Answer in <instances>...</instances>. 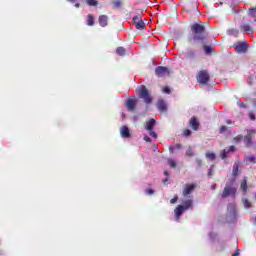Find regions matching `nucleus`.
<instances>
[{"mask_svg":"<svg viewBox=\"0 0 256 256\" xmlns=\"http://www.w3.org/2000/svg\"><path fill=\"white\" fill-rule=\"evenodd\" d=\"M217 158V156L215 155V153L213 152H206V159H208L209 161H215V159Z\"/></svg>","mask_w":256,"mask_h":256,"instance_id":"aec40b11","label":"nucleus"},{"mask_svg":"<svg viewBox=\"0 0 256 256\" xmlns=\"http://www.w3.org/2000/svg\"><path fill=\"white\" fill-rule=\"evenodd\" d=\"M144 141H146V143H151V138H149L147 135H145Z\"/></svg>","mask_w":256,"mask_h":256,"instance_id":"58836bf2","label":"nucleus"},{"mask_svg":"<svg viewBox=\"0 0 256 256\" xmlns=\"http://www.w3.org/2000/svg\"><path fill=\"white\" fill-rule=\"evenodd\" d=\"M168 165H169V167H171L172 169H175V167H177V162H175V160L169 158V159H168Z\"/></svg>","mask_w":256,"mask_h":256,"instance_id":"5701e85b","label":"nucleus"},{"mask_svg":"<svg viewBox=\"0 0 256 256\" xmlns=\"http://www.w3.org/2000/svg\"><path fill=\"white\" fill-rule=\"evenodd\" d=\"M204 51L206 55H210L211 51H213V48H211L210 46H204Z\"/></svg>","mask_w":256,"mask_h":256,"instance_id":"c756f323","label":"nucleus"},{"mask_svg":"<svg viewBox=\"0 0 256 256\" xmlns=\"http://www.w3.org/2000/svg\"><path fill=\"white\" fill-rule=\"evenodd\" d=\"M167 181H168V179L166 178L163 180V183L165 184V183H167Z\"/></svg>","mask_w":256,"mask_h":256,"instance_id":"5fc2aeb1","label":"nucleus"},{"mask_svg":"<svg viewBox=\"0 0 256 256\" xmlns=\"http://www.w3.org/2000/svg\"><path fill=\"white\" fill-rule=\"evenodd\" d=\"M243 205L245 207V209H250L251 207V202H249V200L247 199H242Z\"/></svg>","mask_w":256,"mask_h":256,"instance_id":"a878e982","label":"nucleus"},{"mask_svg":"<svg viewBox=\"0 0 256 256\" xmlns=\"http://www.w3.org/2000/svg\"><path fill=\"white\" fill-rule=\"evenodd\" d=\"M193 52H188V54L185 55L186 59H191V57H193Z\"/></svg>","mask_w":256,"mask_h":256,"instance_id":"f704fd0d","label":"nucleus"},{"mask_svg":"<svg viewBox=\"0 0 256 256\" xmlns=\"http://www.w3.org/2000/svg\"><path fill=\"white\" fill-rule=\"evenodd\" d=\"M249 118L251 119V121H255V114H253V112H250Z\"/></svg>","mask_w":256,"mask_h":256,"instance_id":"4c0bfd02","label":"nucleus"},{"mask_svg":"<svg viewBox=\"0 0 256 256\" xmlns=\"http://www.w3.org/2000/svg\"><path fill=\"white\" fill-rule=\"evenodd\" d=\"M164 175H169V172L165 171V172H164Z\"/></svg>","mask_w":256,"mask_h":256,"instance_id":"6e6d98bb","label":"nucleus"},{"mask_svg":"<svg viewBox=\"0 0 256 256\" xmlns=\"http://www.w3.org/2000/svg\"><path fill=\"white\" fill-rule=\"evenodd\" d=\"M179 198L177 197V196H175L174 198H172L171 200H170V203H172V205L173 204H175V203H177V200H178Z\"/></svg>","mask_w":256,"mask_h":256,"instance_id":"e433bc0d","label":"nucleus"},{"mask_svg":"<svg viewBox=\"0 0 256 256\" xmlns=\"http://www.w3.org/2000/svg\"><path fill=\"white\" fill-rule=\"evenodd\" d=\"M193 155H195V152H193V149L191 147H189L186 151V156L193 157Z\"/></svg>","mask_w":256,"mask_h":256,"instance_id":"bb28decb","label":"nucleus"},{"mask_svg":"<svg viewBox=\"0 0 256 256\" xmlns=\"http://www.w3.org/2000/svg\"><path fill=\"white\" fill-rule=\"evenodd\" d=\"M116 53H117V55H119L120 57H123L124 55L127 54V50H125V48H123V47H118V48L116 49Z\"/></svg>","mask_w":256,"mask_h":256,"instance_id":"6ab92c4d","label":"nucleus"},{"mask_svg":"<svg viewBox=\"0 0 256 256\" xmlns=\"http://www.w3.org/2000/svg\"><path fill=\"white\" fill-rule=\"evenodd\" d=\"M232 256H239V253L236 252V253H234Z\"/></svg>","mask_w":256,"mask_h":256,"instance_id":"09e8293b","label":"nucleus"},{"mask_svg":"<svg viewBox=\"0 0 256 256\" xmlns=\"http://www.w3.org/2000/svg\"><path fill=\"white\" fill-rule=\"evenodd\" d=\"M240 188L242 191H247V180H244L241 185Z\"/></svg>","mask_w":256,"mask_h":256,"instance_id":"cd10ccee","label":"nucleus"},{"mask_svg":"<svg viewBox=\"0 0 256 256\" xmlns=\"http://www.w3.org/2000/svg\"><path fill=\"white\" fill-rule=\"evenodd\" d=\"M239 173V164L238 163H235L234 166H233V170H232V175L234 177H237V174Z\"/></svg>","mask_w":256,"mask_h":256,"instance_id":"4be33fe9","label":"nucleus"},{"mask_svg":"<svg viewBox=\"0 0 256 256\" xmlns=\"http://www.w3.org/2000/svg\"><path fill=\"white\" fill-rule=\"evenodd\" d=\"M125 105H126V107L129 109V99H127V100L125 101Z\"/></svg>","mask_w":256,"mask_h":256,"instance_id":"37998d69","label":"nucleus"},{"mask_svg":"<svg viewBox=\"0 0 256 256\" xmlns=\"http://www.w3.org/2000/svg\"><path fill=\"white\" fill-rule=\"evenodd\" d=\"M198 165H201V160H196Z\"/></svg>","mask_w":256,"mask_h":256,"instance_id":"864d4df0","label":"nucleus"},{"mask_svg":"<svg viewBox=\"0 0 256 256\" xmlns=\"http://www.w3.org/2000/svg\"><path fill=\"white\" fill-rule=\"evenodd\" d=\"M250 159H251V161H255V157H253V156L250 157Z\"/></svg>","mask_w":256,"mask_h":256,"instance_id":"603ef678","label":"nucleus"},{"mask_svg":"<svg viewBox=\"0 0 256 256\" xmlns=\"http://www.w3.org/2000/svg\"><path fill=\"white\" fill-rule=\"evenodd\" d=\"M235 193H237V189L235 187H231V186L227 185L224 188L222 197H229V195H235Z\"/></svg>","mask_w":256,"mask_h":256,"instance_id":"6e6552de","label":"nucleus"},{"mask_svg":"<svg viewBox=\"0 0 256 256\" xmlns=\"http://www.w3.org/2000/svg\"><path fill=\"white\" fill-rule=\"evenodd\" d=\"M132 5H139L143 0H130Z\"/></svg>","mask_w":256,"mask_h":256,"instance_id":"72a5a7b5","label":"nucleus"},{"mask_svg":"<svg viewBox=\"0 0 256 256\" xmlns=\"http://www.w3.org/2000/svg\"><path fill=\"white\" fill-rule=\"evenodd\" d=\"M75 7L79 8V7H80V4H79V3H76V4H75Z\"/></svg>","mask_w":256,"mask_h":256,"instance_id":"49530a36","label":"nucleus"},{"mask_svg":"<svg viewBox=\"0 0 256 256\" xmlns=\"http://www.w3.org/2000/svg\"><path fill=\"white\" fill-rule=\"evenodd\" d=\"M228 215H230V217H235V215H236L235 205L230 204L228 206Z\"/></svg>","mask_w":256,"mask_h":256,"instance_id":"a211bd4d","label":"nucleus"},{"mask_svg":"<svg viewBox=\"0 0 256 256\" xmlns=\"http://www.w3.org/2000/svg\"><path fill=\"white\" fill-rule=\"evenodd\" d=\"M235 49L238 53H245L247 51V44L240 42L235 45Z\"/></svg>","mask_w":256,"mask_h":256,"instance_id":"9b49d317","label":"nucleus"},{"mask_svg":"<svg viewBox=\"0 0 256 256\" xmlns=\"http://www.w3.org/2000/svg\"><path fill=\"white\" fill-rule=\"evenodd\" d=\"M120 135H121V137L128 138V137H129V127H127L126 125L123 126V127L120 129Z\"/></svg>","mask_w":256,"mask_h":256,"instance_id":"4468645a","label":"nucleus"},{"mask_svg":"<svg viewBox=\"0 0 256 256\" xmlns=\"http://www.w3.org/2000/svg\"><path fill=\"white\" fill-rule=\"evenodd\" d=\"M67 1H69L70 3H75V0H67Z\"/></svg>","mask_w":256,"mask_h":256,"instance_id":"8fccbe9b","label":"nucleus"},{"mask_svg":"<svg viewBox=\"0 0 256 256\" xmlns=\"http://www.w3.org/2000/svg\"><path fill=\"white\" fill-rule=\"evenodd\" d=\"M213 175V166H211V169L208 172V177H211Z\"/></svg>","mask_w":256,"mask_h":256,"instance_id":"a19ab883","label":"nucleus"},{"mask_svg":"<svg viewBox=\"0 0 256 256\" xmlns=\"http://www.w3.org/2000/svg\"><path fill=\"white\" fill-rule=\"evenodd\" d=\"M225 131H227V127L226 126H222L220 128V133H225Z\"/></svg>","mask_w":256,"mask_h":256,"instance_id":"ea45409f","label":"nucleus"},{"mask_svg":"<svg viewBox=\"0 0 256 256\" xmlns=\"http://www.w3.org/2000/svg\"><path fill=\"white\" fill-rule=\"evenodd\" d=\"M170 151H173V147H170Z\"/></svg>","mask_w":256,"mask_h":256,"instance_id":"13d9d810","label":"nucleus"},{"mask_svg":"<svg viewBox=\"0 0 256 256\" xmlns=\"http://www.w3.org/2000/svg\"><path fill=\"white\" fill-rule=\"evenodd\" d=\"M98 23L100 27H107L109 23V17L107 15H100L98 18Z\"/></svg>","mask_w":256,"mask_h":256,"instance_id":"9d476101","label":"nucleus"},{"mask_svg":"<svg viewBox=\"0 0 256 256\" xmlns=\"http://www.w3.org/2000/svg\"><path fill=\"white\" fill-rule=\"evenodd\" d=\"M242 29H243V31L249 32V31H251V26H249V25H244V26H242Z\"/></svg>","mask_w":256,"mask_h":256,"instance_id":"473e14b6","label":"nucleus"},{"mask_svg":"<svg viewBox=\"0 0 256 256\" xmlns=\"http://www.w3.org/2000/svg\"><path fill=\"white\" fill-rule=\"evenodd\" d=\"M155 73L158 77H167L169 69L167 67L159 66L156 68Z\"/></svg>","mask_w":256,"mask_h":256,"instance_id":"0eeeda50","label":"nucleus"},{"mask_svg":"<svg viewBox=\"0 0 256 256\" xmlns=\"http://www.w3.org/2000/svg\"><path fill=\"white\" fill-rule=\"evenodd\" d=\"M227 124H228V125H231V120H227Z\"/></svg>","mask_w":256,"mask_h":256,"instance_id":"3c124183","label":"nucleus"},{"mask_svg":"<svg viewBox=\"0 0 256 256\" xmlns=\"http://www.w3.org/2000/svg\"><path fill=\"white\" fill-rule=\"evenodd\" d=\"M145 193H146V195H153L155 193V191L151 188H148V189H146Z\"/></svg>","mask_w":256,"mask_h":256,"instance_id":"7c9ffc66","label":"nucleus"},{"mask_svg":"<svg viewBox=\"0 0 256 256\" xmlns=\"http://www.w3.org/2000/svg\"><path fill=\"white\" fill-rule=\"evenodd\" d=\"M233 31H235V30H228V34L233 35Z\"/></svg>","mask_w":256,"mask_h":256,"instance_id":"a18cd8bd","label":"nucleus"},{"mask_svg":"<svg viewBox=\"0 0 256 256\" xmlns=\"http://www.w3.org/2000/svg\"><path fill=\"white\" fill-rule=\"evenodd\" d=\"M233 151H235V146H231L229 149H224L220 154L221 159H227V154L233 153Z\"/></svg>","mask_w":256,"mask_h":256,"instance_id":"f8f14e48","label":"nucleus"},{"mask_svg":"<svg viewBox=\"0 0 256 256\" xmlns=\"http://www.w3.org/2000/svg\"><path fill=\"white\" fill-rule=\"evenodd\" d=\"M182 205H178L177 208L174 210L175 220L179 221L181 219V215L185 213V211H188V209H191L193 205V200L188 199L186 201L182 202Z\"/></svg>","mask_w":256,"mask_h":256,"instance_id":"f257e3e1","label":"nucleus"},{"mask_svg":"<svg viewBox=\"0 0 256 256\" xmlns=\"http://www.w3.org/2000/svg\"><path fill=\"white\" fill-rule=\"evenodd\" d=\"M163 93L169 94V93H171V89L169 87H165V88H163Z\"/></svg>","mask_w":256,"mask_h":256,"instance_id":"c9c22d12","label":"nucleus"},{"mask_svg":"<svg viewBox=\"0 0 256 256\" xmlns=\"http://www.w3.org/2000/svg\"><path fill=\"white\" fill-rule=\"evenodd\" d=\"M255 134V130H249L248 131V135L245 136L244 138V143H246V145H249L251 143V135Z\"/></svg>","mask_w":256,"mask_h":256,"instance_id":"dca6fc26","label":"nucleus"},{"mask_svg":"<svg viewBox=\"0 0 256 256\" xmlns=\"http://www.w3.org/2000/svg\"><path fill=\"white\" fill-rule=\"evenodd\" d=\"M176 147H177V149H179V148H181V145L178 144Z\"/></svg>","mask_w":256,"mask_h":256,"instance_id":"4d7b16f0","label":"nucleus"},{"mask_svg":"<svg viewBox=\"0 0 256 256\" xmlns=\"http://www.w3.org/2000/svg\"><path fill=\"white\" fill-rule=\"evenodd\" d=\"M139 95L145 101V103H151V96L149 95V90H147L145 86L140 87Z\"/></svg>","mask_w":256,"mask_h":256,"instance_id":"39448f33","label":"nucleus"},{"mask_svg":"<svg viewBox=\"0 0 256 256\" xmlns=\"http://www.w3.org/2000/svg\"><path fill=\"white\" fill-rule=\"evenodd\" d=\"M249 15H250V17H254V21L256 22V8H254V9H251L250 11H249Z\"/></svg>","mask_w":256,"mask_h":256,"instance_id":"c85d7f7f","label":"nucleus"},{"mask_svg":"<svg viewBox=\"0 0 256 256\" xmlns=\"http://www.w3.org/2000/svg\"><path fill=\"white\" fill-rule=\"evenodd\" d=\"M154 127H155V119H150L149 121L146 122V125H145L146 131H149L150 137L157 139V133L153 131Z\"/></svg>","mask_w":256,"mask_h":256,"instance_id":"20e7f679","label":"nucleus"},{"mask_svg":"<svg viewBox=\"0 0 256 256\" xmlns=\"http://www.w3.org/2000/svg\"><path fill=\"white\" fill-rule=\"evenodd\" d=\"M183 135L184 137H189V135H191V130L189 129L184 130Z\"/></svg>","mask_w":256,"mask_h":256,"instance_id":"2f4dec72","label":"nucleus"},{"mask_svg":"<svg viewBox=\"0 0 256 256\" xmlns=\"http://www.w3.org/2000/svg\"><path fill=\"white\" fill-rule=\"evenodd\" d=\"M241 139H243V136H237L234 138V141H241Z\"/></svg>","mask_w":256,"mask_h":256,"instance_id":"79ce46f5","label":"nucleus"},{"mask_svg":"<svg viewBox=\"0 0 256 256\" xmlns=\"http://www.w3.org/2000/svg\"><path fill=\"white\" fill-rule=\"evenodd\" d=\"M86 3L90 7H96V5H98L99 2H97V0H86Z\"/></svg>","mask_w":256,"mask_h":256,"instance_id":"b1692460","label":"nucleus"},{"mask_svg":"<svg viewBox=\"0 0 256 256\" xmlns=\"http://www.w3.org/2000/svg\"><path fill=\"white\" fill-rule=\"evenodd\" d=\"M126 115L125 113H122V119H125Z\"/></svg>","mask_w":256,"mask_h":256,"instance_id":"de8ad7c7","label":"nucleus"},{"mask_svg":"<svg viewBox=\"0 0 256 256\" xmlns=\"http://www.w3.org/2000/svg\"><path fill=\"white\" fill-rule=\"evenodd\" d=\"M157 107L159 111H167V104L163 100L158 101Z\"/></svg>","mask_w":256,"mask_h":256,"instance_id":"2eb2a0df","label":"nucleus"},{"mask_svg":"<svg viewBox=\"0 0 256 256\" xmlns=\"http://www.w3.org/2000/svg\"><path fill=\"white\" fill-rule=\"evenodd\" d=\"M121 5H123V2H121V0H112L113 9H119Z\"/></svg>","mask_w":256,"mask_h":256,"instance_id":"412c9836","label":"nucleus"},{"mask_svg":"<svg viewBox=\"0 0 256 256\" xmlns=\"http://www.w3.org/2000/svg\"><path fill=\"white\" fill-rule=\"evenodd\" d=\"M190 126L194 131H197L199 129V121H197V118L193 117L190 119Z\"/></svg>","mask_w":256,"mask_h":256,"instance_id":"ddd939ff","label":"nucleus"},{"mask_svg":"<svg viewBox=\"0 0 256 256\" xmlns=\"http://www.w3.org/2000/svg\"><path fill=\"white\" fill-rule=\"evenodd\" d=\"M239 107H245V104H243L242 102H238Z\"/></svg>","mask_w":256,"mask_h":256,"instance_id":"c03bdc74","label":"nucleus"},{"mask_svg":"<svg viewBox=\"0 0 256 256\" xmlns=\"http://www.w3.org/2000/svg\"><path fill=\"white\" fill-rule=\"evenodd\" d=\"M192 33H194V39L196 41H203L205 39V36L203 35V31H205V26L201 24H193L192 27Z\"/></svg>","mask_w":256,"mask_h":256,"instance_id":"7ed1b4c3","label":"nucleus"},{"mask_svg":"<svg viewBox=\"0 0 256 256\" xmlns=\"http://www.w3.org/2000/svg\"><path fill=\"white\" fill-rule=\"evenodd\" d=\"M195 184H186L183 190L184 197H189L193 191H195Z\"/></svg>","mask_w":256,"mask_h":256,"instance_id":"1a4fd4ad","label":"nucleus"},{"mask_svg":"<svg viewBox=\"0 0 256 256\" xmlns=\"http://www.w3.org/2000/svg\"><path fill=\"white\" fill-rule=\"evenodd\" d=\"M87 25L89 27H93V25H95V17L91 14L87 15Z\"/></svg>","mask_w":256,"mask_h":256,"instance_id":"f3484780","label":"nucleus"},{"mask_svg":"<svg viewBox=\"0 0 256 256\" xmlns=\"http://www.w3.org/2000/svg\"><path fill=\"white\" fill-rule=\"evenodd\" d=\"M197 81L201 85H205L209 81V73H207V71H200L197 76Z\"/></svg>","mask_w":256,"mask_h":256,"instance_id":"423d86ee","label":"nucleus"},{"mask_svg":"<svg viewBox=\"0 0 256 256\" xmlns=\"http://www.w3.org/2000/svg\"><path fill=\"white\" fill-rule=\"evenodd\" d=\"M132 24L138 31H143L145 29V22L143 21V12L138 10L137 13L132 16Z\"/></svg>","mask_w":256,"mask_h":256,"instance_id":"f03ea898","label":"nucleus"},{"mask_svg":"<svg viewBox=\"0 0 256 256\" xmlns=\"http://www.w3.org/2000/svg\"><path fill=\"white\" fill-rule=\"evenodd\" d=\"M135 109V100L129 99V111H133Z\"/></svg>","mask_w":256,"mask_h":256,"instance_id":"393cba45","label":"nucleus"}]
</instances>
